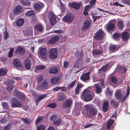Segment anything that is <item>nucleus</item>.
Wrapping results in <instances>:
<instances>
[{"mask_svg": "<svg viewBox=\"0 0 130 130\" xmlns=\"http://www.w3.org/2000/svg\"><path fill=\"white\" fill-rule=\"evenodd\" d=\"M115 96L117 100L122 102L125 101L127 98L125 96H123L122 91L119 89L117 90L115 92Z\"/></svg>", "mask_w": 130, "mask_h": 130, "instance_id": "nucleus-1", "label": "nucleus"}, {"mask_svg": "<svg viewBox=\"0 0 130 130\" xmlns=\"http://www.w3.org/2000/svg\"><path fill=\"white\" fill-rule=\"evenodd\" d=\"M85 106L86 109L89 111L88 115L89 117L94 116L97 113V110L91 106L87 105Z\"/></svg>", "mask_w": 130, "mask_h": 130, "instance_id": "nucleus-2", "label": "nucleus"}, {"mask_svg": "<svg viewBox=\"0 0 130 130\" xmlns=\"http://www.w3.org/2000/svg\"><path fill=\"white\" fill-rule=\"evenodd\" d=\"M82 96L86 101H90L92 98L91 92L86 89H85L83 91Z\"/></svg>", "mask_w": 130, "mask_h": 130, "instance_id": "nucleus-3", "label": "nucleus"}, {"mask_svg": "<svg viewBox=\"0 0 130 130\" xmlns=\"http://www.w3.org/2000/svg\"><path fill=\"white\" fill-rule=\"evenodd\" d=\"M48 18L50 23L52 26L56 23V17L53 12H50L49 13Z\"/></svg>", "mask_w": 130, "mask_h": 130, "instance_id": "nucleus-4", "label": "nucleus"}, {"mask_svg": "<svg viewBox=\"0 0 130 130\" xmlns=\"http://www.w3.org/2000/svg\"><path fill=\"white\" fill-rule=\"evenodd\" d=\"M40 54L41 57L45 59H47V52L46 50V48L45 47H40Z\"/></svg>", "mask_w": 130, "mask_h": 130, "instance_id": "nucleus-5", "label": "nucleus"}, {"mask_svg": "<svg viewBox=\"0 0 130 130\" xmlns=\"http://www.w3.org/2000/svg\"><path fill=\"white\" fill-rule=\"evenodd\" d=\"M57 50L56 48L51 49L49 52L50 57L52 59H55L57 56Z\"/></svg>", "mask_w": 130, "mask_h": 130, "instance_id": "nucleus-6", "label": "nucleus"}, {"mask_svg": "<svg viewBox=\"0 0 130 130\" xmlns=\"http://www.w3.org/2000/svg\"><path fill=\"white\" fill-rule=\"evenodd\" d=\"M11 106L13 107H20L22 106L20 102L15 98H12L11 101Z\"/></svg>", "mask_w": 130, "mask_h": 130, "instance_id": "nucleus-7", "label": "nucleus"}, {"mask_svg": "<svg viewBox=\"0 0 130 130\" xmlns=\"http://www.w3.org/2000/svg\"><path fill=\"white\" fill-rule=\"evenodd\" d=\"M61 80V77L60 76H57L52 77L50 80L51 83L54 85L59 84Z\"/></svg>", "mask_w": 130, "mask_h": 130, "instance_id": "nucleus-8", "label": "nucleus"}, {"mask_svg": "<svg viewBox=\"0 0 130 130\" xmlns=\"http://www.w3.org/2000/svg\"><path fill=\"white\" fill-rule=\"evenodd\" d=\"M104 32L102 31H97L95 35V38L97 40L102 39L104 36Z\"/></svg>", "mask_w": 130, "mask_h": 130, "instance_id": "nucleus-9", "label": "nucleus"}, {"mask_svg": "<svg viewBox=\"0 0 130 130\" xmlns=\"http://www.w3.org/2000/svg\"><path fill=\"white\" fill-rule=\"evenodd\" d=\"M73 18L74 16L72 13H69L63 18L62 20L66 22H70L73 20Z\"/></svg>", "mask_w": 130, "mask_h": 130, "instance_id": "nucleus-10", "label": "nucleus"}, {"mask_svg": "<svg viewBox=\"0 0 130 130\" xmlns=\"http://www.w3.org/2000/svg\"><path fill=\"white\" fill-rule=\"evenodd\" d=\"M44 5L41 2L37 3L34 5V8L37 11H39L44 7Z\"/></svg>", "mask_w": 130, "mask_h": 130, "instance_id": "nucleus-11", "label": "nucleus"}, {"mask_svg": "<svg viewBox=\"0 0 130 130\" xmlns=\"http://www.w3.org/2000/svg\"><path fill=\"white\" fill-rule=\"evenodd\" d=\"M90 73L89 71L87 72L82 74L80 76V79L84 82L89 80L90 78L89 75Z\"/></svg>", "mask_w": 130, "mask_h": 130, "instance_id": "nucleus-12", "label": "nucleus"}, {"mask_svg": "<svg viewBox=\"0 0 130 130\" xmlns=\"http://www.w3.org/2000/svg\"><path fill=\"white\" fill-rule=\"evenodd\" d=\"M70 6L72 8L75 10H78L80 8L81 4L80 3L73 2L70 4Z\"/></svg>", "mask_w": 130, "mask_h": 130, "instance_id": "nucleus-13", "label": "nucleus"}, {"mask_svg": "<svg viewBox=\"0 0 130 130\" xmlns=\"http://www.w3.org/2000/svg\"><path fill=\"white\" fill-rule=\"evenodd\" d=\"M72 99H68L66 100L62 104V107L63 108L69 107L71 105L72 103Z\"/></svg>", "mask_w": 130, "mask_h": 130, "instance_id": "nucleus-14", "label": "nucleus"}, {"mask_svg": "<svg viewBox=\"0 0 130 130\" xmlns=\"http://www.w3.org/2000/svg\"><path fill=\"white\" fill-rule=\"evenodd\" d=\"M59 40V37L58 36H55L50 38L48 42L50 44H53L56 43Z\"/></svg>", "mask_w": 130, "mask_h": 130, "instance_id": "nucleus-15", "label": "nucleus"}, {"mask_svg": "<svg viewBox=\"0 0 130 130\" xmlns=\"http://www.w3.org/2000/svg\"><path fill=\"white\" fill-rule=\"evenodd\" d=\"M16 54L18 55H22L25 53L24 49L21 47H18L15 51Z\"/></svg>", "mask_w": 130, "mask_h": 130, "instance_id": "nucleus-16", "label": "nucleus"}, {"mask_svg": "<svg viewBox=\"0 0 130 130\" xmlns=\"http://www.w3.org/2000/svg\"><path fill=\"white\" fill-rule=\"evenodd\" d=\"M13 65L17 68L21 67L22 66V65L19 59H15L13 61Z\"/></svg>", "mask_w": 130, "mask_h": 130, "instance_id": "nucleus-17", "label": "nucleus"}, {"mask_svg": "<svg viewBox=\"0 0 130 130\" xmlns=\"http://www.w3.org/2000/svg\"><path fill=\"white\" fill-rule=\"evenodd\" d=\"M22 8L20 6H17L13 10V13L14 14L18 15L19 14L22 12Z\"/></svg>", "mask_w": 130, "mask_h": 130, "instance_id": "nucleus-18", "label": "nucleus"}, {"mask_svg": "<svg viewBox=\"0 0 130 130\" xmlns=\"http://www.w3.org/2000/svg\"><path fill=\"white\" fill-rule=\"evenodd\" d=\"M24 66L26 69L27 70L29 69L31 66V62L30 60L26 59L25 60Z\"/></svg>", "mask_w": 130, "mask_h": 130, "instance_id": "nucleus-19", "label": "nucleus"}, {"mask_svg": "<svg viewBox=\"0 0 130 130\" xmlns=\"http://www.w3.org/2000/svg\"><path fill=\"white\" fill-rule=\"evenodd\" d=\"M109 105V102L108 101H106L104 102L102 107V110L104 112H106L108 111Z\"/></svg>", "mask_w": 130, "mask_h": 130, "instance_id": "nucleus-20", "label": "nucleus"}, {"mask_svg": "<svg viewBox=\"0 0 130 130\" xmlns=\"http://www.w3.org/2000/svg\"><path fill=\"white\" fill-rule=\"evenodd\" d=\"M115 27V24L113 23H110L107 25L106 29L108 31L112 30Z\"/></svg>", "mask_w": 130, "mask_h": 130, "instance_id": "nucleus-21", "label": "nucleus"}, {"mask_svg": "<svg viewBox=\"0 0 130 130\" xmlns=\"http://www.w3.org/2000/svg\"><path fill=\"white\" fill-rule=\"evenodd\" d=\"M94 87L96 89L95 92L96 94H99L102 92V88L98 84H95Z\"/></svg>", "mask_w": 130, "mask_h": 130, "instance_id": "nucleus-22", "label": "nucleus"}, {"mask_svg": "<svg viewBox=\"0 0 130 130\" xmlns=\"http://www.w3.org/2000/svg\"><path fill=\"white\" fill-rule=\"evenodd\" d=\"M114 122V120H113L109 119L107 121V124L106 127L107 129H109Z\"/></svg>", "mask_w": 130, "mask_h": 130, "instance_id": "nucleus-23", "label": "nucleus"}, {"mask_svg": "<svg viewBox=\"0 0 130 130\" xmlns=\"http://www.w3.org/2000/svg\"><path fill=\"white\" fill-rule=\"evenodd\" d=\"M58 72V69L56 67H51L48 71V72L51 74H55Z\"/></svg>", "mask_w": 130, "mask_h": 130, "instance_id": "nucleus-24", "label": "nucleus"}, {"mask_svg": "<svg viewBox=\"0 0 130 130\" xmlns=\"http://www.w3.org/2000/svg\"><path fill=\"white\" fill-rule=\"evenodd\" d=\"M122 37L123 40H127L129 38L128 33L126 31H124L122 34Z\"/></svg>", "mask_w": 130, "mask_h": 130, "instance_id": "nucleus-25", "label": "nucleus"}, {"mask_svg": "<svg viewBox=\"0 0 130 130\" xmlns=\"http://www.w3.org/2000/svg\"><path fill=\"white\" fill-rule=\"evenodd\" d=\"M90 22L87 20H86L83 25V27L84 29H87L90 27Z\"/></svg>", "mask_w": 130, "mask_h": 130, "instance_id": "nucleus-26", "label": "nucleus"}, {"mask_svg": "<svg viewBox=\"0 0 130 130\" xmlns=\"http://www.w3.org/2000/svg\"><path fill=\"white\" fill-rule=\"evenodd\" d=\"M103 53L102 50L97 49H94L92 51V53L93 55H99Z\"/></svg>", "mask_w": 130, "mask_h": 130, "instance_id": "nucleus-27", "label": "nucleus"}, {"mask_svg": "<svg viewBox=\"0 0 130 130\" xmlns=\"http://www.w3.org/2000/svg\"><path fill=\"white\" fill-rule=\"evenodd\" d=\"M109 50L113 52H116L117 50V45H110L109 48Z\"/></svg>", "mask_w": 130, "mask_h": 130, "instance_id": "nucleus-28", "label": "nucleus"}, {"mask_svg": "<svg viewBox=\"0 0 130 130\" xmlns=\"http://www.w3.org/2000/svg\"><path fill=\"white\" fill-rule=\"evenodd\" d=\"M24 23V20L22 18H19L17 21L16 25L17 26L19 27L23 25Z\"/></svg>", "mask_w": 130, "mask_h": 130, "instance_id": "nucleus-29", "label": "nucleus"}, {"mask_svg": "<svg viewBox=\"0 0 130 130\" xmlns=\"http://www.w3.org/2000/svg\"><path fill=\"white\" fill-rule=\"evenodd\" d=\"M46 96V95L45 94H43L40 95L36 101V105L39 103L40 101L45 97Z\"/></svg>", "mask_w": 130, "mask_h": 130, "instance_id": "nucleus-30", "label": "nucleus"}, {"mask_svg": "<svg viewBox=\"0 0 130 130\" xmlns=\"http://www.w3.org/2000/svg\"><path fill=\"white\" fill-rule=\"evenodd\" d=\"M110 103L111 105L113 106L115 108H117L119 106V103L115 100H112L110 102Z\"/></svg>", "mask_w": 130, "mask_h": 130, "instance_id": "nucleus-31", "label": "nucleus"}, {"mask_svg": "<svg viewBox=\"0 0 130 130\" xmlns=\"http://www.w3.org/2000/svg\"><path fill=\"white\" fill-rule=\"evenodd\" d=\"M108 63H107L105 65L102 67L99 70V73H101V72H102V71L104 72H105L107 70V68L108 67Z\"/></svg>", "mask_w": 130, "mask_h": 130, "instance_id": "nucleus-32", "label": "nucleus"}, {"mask_svg": "<svg viewBox=\"0 0 130 130\" xmlns=\"http://www.w3.org/2000/svg\"><path fill=\"white\" fill-rule=\"evenodd\" d=\"M118 70L119 72L124 73L127 71V68L123 66H120L118 68Z\"/></svg>", "mask_w": 130, "mask_h": 130, "instance_id": "nucleus-33", "label": "nucleus"}, {"mask_svg": "<svg viewBox=\"0 0 130 130\" xmlns=\"http://www.w3.org/2000/svg\"><path fill=\"white\" fill-rule=\"evenodd\" d=\"M40 88L43 90L47 89L48 88V87L47 83L43 82L40 86Z\"/></svg>", "mask_w": 130, "mask_h": 130, "instance_id": "nucleus-34", "label": "nucleus"}, {"mask_svg": "<svg viewBox=\"0 0 130 130\" xmlns=\"http://www.w3.org/2000/svg\"><path fill=\"white\" fill-rule=\"evenodd\" d=\"M62 122V120L60 119H59L54 121L53 123L54 124L58 126L61 124Z\"/></svg>", "mask_w": 130, "mask_h": 130, "instance_id": "nucleus-35", "label": "nucleus"}, {"mask_svg": "<svg viewBox=\"0 0 130 130\" xmlns=\"http://www.w3.org/2000/svg\"><path fill=\"white\" fill-rule=\"evenodd\" d=\"M7 71L6 69H4L2 68L0 70V76H4L7 73Z\"/></svg>", "mask_w": 130, "mask_h": 130, "instance_id": "nucleus-36", "label": "nucleus"}, {"mask_svg": "<svg viewBox=\"0 0 130 130\" xmlns=\"http://www.w3.org/2000/svg\"><path fill=\"white\" fill-rule=\"evenodd\" d=\"M35 29L38 31H42L43 27L42 25L40 24L37 25L35 27Z\"/></svg>", "mask_w": 130, "mask_h": 130, "instance_id": "nucleus-37", "label": "nucleus"}, {"mask_svg": "<svg viewBox=\"0 0 130 130\" xmlns=\"http://www.w3.org/2000/svg\"><path fill=\"white\" fill-rule=\"evenodd\" d=\"M34 11L32 10H31L26 13L25 15L27 16L31 17L34 14Z\"/></svg>", "mask_w": 130, "mask_h": 130, "instance_id": "nucleus-38", "label": "nucleus"}, {"mask_svg": "<svg viewBox=\"0 0 130 130\" xmlns=\"http://www.w3.org/2000/svg\"><path fill=\"white\" fill-rule=\"evenodd\" d=\"M25 97L26 96L24 93H21L17 98L23 100L25 99Z\"/></svg>", "mask_w": 130, "mask_h": 130, "instance_id": "nucleus-39", "label": "nucleus"}, {"mask_svg": "<svg viewBox=\"0 0 130 130\" xmlns=\"http://www.w3.org/2000/svg\"><path fill=\"white\" fill-rule=\"evenodd\" d=\"M117 26L121 29H122L123 27V22L121 21H119L117 23Z\"/></svg>", "mask_w": 130, "mask_h": 130, "instance_id": "nucleus-40", "label": "nucleus"}, {"mask_svg": "<svg viewBox=\"0 0 130 130\" xmlns=\"http://www.w3.org/2000/svg\"><path fill=\"white\" fill-rule=\"evenodd\" d=\"M120 34L118 33H114L113 35V38L115 40L119 38H120Z\"/></svg>", "mask_w": 130, "mask_h": 130, "instance_id": "nucleus-41", "label": "nucleus"}, {"mask_svg": "<svg viewBox=\"0 0 130 130\" xmlns=\"http://www.w3.org/2000/svg\"><path fill=\"white\" fill-rule=\"evenodd\" d=\"M14 95L17 97L21 93L17 89H15L13 91Z\"/></svg>", "mask_w": 130, "mask_h": 130, "instance_id": "nucleus-42", "label": "nucleus"}, {"mask_svg": "<svg viewBox=\"0 0 130 130\" xmlns=\"http://www.w3.org/2000/svg\"><path fill=\"white\" fill-rule=\"evenodd\" d=\"M14 50V49L13 48H10V51L8 55V57L11 58L13 56V51Z\"/></svg>", "mask_w": 130, "mask_h": 130, "instance_id": "nucleus-43", "label": "nucleus"}, {"mask_svg": "<svg viewBox=\"0 0 130 130\" xmlns=\"http://www.w3.org/2000/svg\"><path fill=\"white\" fill-rule=\"evenodd\" d=\"M60 5L61 11L63 13H64L65 10L66 9L65 6L63 5V4L61 2V0H60Z\"/></svg>", "mask_w": 130, "mask_h": 130, "instance_id": "nucleus-44", "label": "nucleus"}, {"mask_svg": "<svg viewBox=\"0 0 130 130\" xmlns=\"http://www.w3.org/2000/svg\"><path fill=\"white\" fill-rule=\"evenodd\" d=\"M56 106L57 104L56 103H52L49 104L47 106V107L51 108H54Z\"/></svg>", "mask_w": 130, "mask_h": 130, "instance_id": "nucleus-45", "label": "nucleus"}, {"mask_svg": "<svg viewBox=\"0 0 130 130\" xmlns=\"http://www.w3.org/2000/svg\"><path fill=\"white\" fill-rule=\"evenodd\" d=\"M76 80H75L70 84H69L67 86V87L68 88H72L74 86L75 83L76 82Z\"/></svg>", "mask_w": 130, "mask_h": 130, "instance_id": "nucleus-46", "label": "nucleus"}, {"mask_svg": "<svg viewBox=\"0 0 130 130\" xmlns=\"http://www.w3.org/2000/svg\"><path fill=\"white\" fill-rule=\"evenodd\" d=\"M111 80L112 82L114 84H117V79L115 76H112L111 77Z\"/></svg>", "mask_w": 130, "mask_h": 130, "instance_id": "nucleus-47", "label": "nucleus"}, {"mask_svg": "<svg viewBox=\"0 0 130 130\" xmlns=\"http://www.w3.org/2000/svg\"><path fill=\"white\" fill-rule=\"evenodd\" d=\"M45 128V126L42 124H41L38 126H37V130H44Z\"/></svg>", "mask_w": 130, "mask_h": 130, "instance_id": "nucleus-48", "label": "nucleus"}, {"mask_svg": "<svg viewBox=\"0 0 130 130\" xmlns=\"http://www.w3.org/2000/svg\"><path fill=\"white\" fill-rule=\"evenodd\" d=\"M112 92L109 89L107 88L106 89V94L108 96H111L112 95Z\"/></svg>", "mask_w": 130, "mask_h": 130, "instance_id": "nucleus-49", "label": "nucleus"}, {"mask_svg": "<svg viewBox=\"0 0 130 130\" xmlns=\"http://www.w3.org/2000/svg\"><path fill=\"white\" fill-rule=\"evenodd\" d=\"M21 3L24 6H29L30 5L31 3L29 2L25 1L22 0L21 1Z\"/></svg>", "mask_w": 130, "mask_h": 130, "instance_id": "nucleus-50", "label": "nucleus"}, {"mask_svg": "<svg viewBox=\"0 0 130 130\" xmlns=\"http://www.w3.org/2000/svg\"><path fill=\"white\" fill-rule=\"evenodd\" d=\"M45 66L40 65L37 66L36 67V69L38 70H42L46 68Z\"/></svg>", "mask_w": 130, "mask_h": 130, "instance_id": "nucleus-51", "label": "nucleus"}, {"mask_svg": "<svg viewBox=\"0 0 130 130\" xmlns=\"http://www.w3.org/2000/svg\"><path fill=\"white\" fill-rule=\"evenodd\" d=\"M2 106L3 108L5 109H8L9 107L8 103L6 102H4L2 104Z\"/></svg>", "mask_w": 130, "mask_h": 130, "instance_id": "nucleus-52", "label": "nucleus"}, {"mask_svg": "<svg viewBox=\"0 0 130 130\" xmlns=\"http://www.w3.org/2000/svg\"><path fill=\"white\" fill-rule=\"evenodd\" d=\"M43 119V117L42 116L39 117L38 116L36 120V125H38V123L41 121Z\"/></svg>", "mask_w": 130, "mask_h": 130, "instance_id": "nucleus-53", "label": "nucleus"}, {"mask_svg": "<svg viewBox=\"0 0 130 130\" xmlns=\"http://www.w3.org/2000/svg\"><path fill=\"white\" fill-rule=\"evenodd\" d=\"M96 0H91L90 2V5L91 7H93L95 4Z\"/></svg>", "mask_w": 130, "mask_h": 130, "instance_id": "nucleus-54", "label": "nucleus"}, {"mask_svg": "<svg viewBox=\"0 0 130 130\" xmlns=\"http://www.w3.org/2000/svg\"><path fill=\"white\" fill-rule=\"evenodd\" d=\"M4 38L5 40H7L9 37L8 33L7 31L4 32Z\"/></svg>", "mask_w": 130, "mask_h": 130, "instance_id": "nucleus-55", "label": "nucleus"}, {"mask_svg": "<svg viewBox=\"0 0 130 130\" xmlns=\"http://www.w3.org/2000/svg\"><path fill=\"white\" fill-rule=\"evenodd\" d=\"M56 118L57 117L55 115H52L51 117L50 120L52 121H53L55 120Z\"/></svg>", "mask_w": 130, "mask_h": 130, "instance_id": "nucleus-56", "label": "nucleus"}, {"mask_svg": "<svg viewBox=\"0 0 130 130\" xmlns=\"http://www.w3.org/2000/svg\"><path fill=\"white\" fill-rule=\"evenodd\" d=\"M130 90V88L129 87V86L128 85L127 86V91L126 93L125 94V96H126V97L127 98L128 97V95L129 94V91Z\"/></svg>", "mask_w": 130, "mask_h": 130, "instance_id": "nucleus-57", "label": "nucleus"}, {"mask_svg": "<svg viewBox=\"0 0 130 130\" xmlns=\"http://www.w3.org/2000/svg\"><path fill=\"white\" fill-rule=\"evenodd\" d=\"M101 16H96V17L94 16L93 15L92 17V18L93 20V22H95L97 20L99 19L101 17Z\"/></svg>", "mask_w": 130, "mask_h": 130, "instance_id": "nucleus-58", "label": "nucleus"}, {"mask_svg": "<svg viewBox=\"0 0 130 130\" xmlns=\"http://www.w3.org/2000/svg\"><path fill=\"white\" fill-rule=\"evenodd\" d=\"M113 4L114 5L116 6H119L121 7H123L124 6L123 5L119 4L117 2H115L113 3Z\"/></svg>", "mask_w": 130, "mask_h": 130, "instance_id": "nucleus-59", "label": "nucleus"}, {"mask_svg": "<svg viewBox=\"0 0 130 130\" xmlns=\"http://www.w3.org/2000/svg\"><path fill=\"white\" fill-rule=\"evenodd\" d=\"M60 89V87L57 86L54 88L53 89V91H59Z\"/></svg>", "mask_w": 130, "mask_h": 130, "instance_id": "nucleus-60", "label": "nucleus"}, {"mask_svg": "<svg viewBox=\"0 0 130 130\" xmlns=\"http://www.w3.org/2000/svg\"><path fill=\"white\" fill-rule=\"evenodd\" d=\"M94 125L90 123H89L87 124V125H86L84 126V128H87L89 127H90L91 126Z\"/></svg>", "mask_w": 130, "mask_h": 130, "instance_id": "nucleus-61", "label": "nucleus"}, {"mask_svg": "<svg viewBox=\"0 0 130 130\" xmlns=\"http://www.w3.org/2000/svg\"><path fill=\"white\" fill-rule=\"evenodd\" d=\"M43 76H41L39 77L37 80V82L38 83H40L41 82L43 79Z\"/></svg>", "mask_w": 130, "mask_h": 130, "instance_id": "nucleus-62", "label": "nucleus"}, {"mask_svg": "<svg viewBox=\"0 0 130 130\" xmlns=\"http://www.w3.org/2000/svg\"><path fill=\"white\" fill-rule=\"evenodd\" d=\"M10 127V125L8 124L7 125L5 126L4 128V130H9Z\"/></svg>", "mask_w": 130, "mask_h": 130, "instance_id": "nucleus-63", "label": "nucleus"}, {"mask_svg": "<svg viewBox=\"0 0 130 130\" xmlns=\"http://www.w3.org/2000/svg\"><path fill=\"white\" fill-rule=\"evenodd\" d=\"M80 89L77 88L76 87L75 89V93L76 94L78 95L79 94V91Z\"/></svg>", "mask_w": 130, "mask_h": 130, "instance_id": "nucleus-64", "label": "nucleus"}]
</instances>
